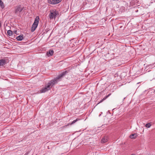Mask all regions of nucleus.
<instances>
[{
  "label": "nucleus",
  "instance_id": "f257e3e1",
  "mask_svg": "<svg viewBox=\"0 0 155 155\" xmlns=\"http://www.w3.org/2000/svg\"><path fill=\"white\" fill-rule=\"evenodd\" d=\"M39 17L38 16H37L31 28V31L32 32H34L37 27L39 23Z\"/></svg>",
  "mask_w": 155,
  "mask_h": 155
},
{
  "label": "nucleus",
  "instance_id": "f03ea898",
  "mask_svg": "<svg viewBox=\"0 0 155 155\" xmlns=\"http://www.w3.org/2000/svg\"><path fill=\"white\" fill-rule=\"evenodd\" d=\"M59 15V12L56 10H50L49 17L50 19H55L57 16Z\"/></svg>",
  "mask_w": 155,
  "mask_h": 155
},
{
  "label": "nucleus",
  "instance_id": "7ed1b4c3",
  "mask_svg": "<svg viewBox=\"0 0 155 155\" xmlns=\"http://www.w3.org/2000/svg\"><path fill=\"white\" fill-rule=\"evenodd\" d=\"M71 69V68L70 67L66 68L65 69L66 70L65 71L62 72L57 76V78H59L60 79H61L65 76L69 72Z\"/></svg>",
  "mask_w": 155,
  "mask_h": 155
},
{
  "label": "nucleus",
  "instance_id": "20e7f679",
  "mask_svg": "<svg viewBox=\"0 0 155 155\" xmlns=\"http://www.w3.org/2000/svg\"><path fill=\"white\" fill-rule=\"evenodd\" d=\"M59 78H57V77L54 78V79L52 80L48 84L51 87L53 86L55 84L58 83V81L59 80Z\"/></svg>",
  "mask_w": 155,
  "mask_h": 155
},
{
  "label": "nucleus",
  "instance_id": "39448f33",
  "mask_svg": "<svg viewBox=\"0 0 155 155\" xmlns=\"http://www.w3.org/2000/svg\"><path fill=\"white\" fill-rule=\"evenodd\" d=\"M50 88H51L50 87L48 84V85L46 86L45 87L42 89L40 91L41 92V93L45 92L49 90Z\"/></svg>",
  "mask_w": 155,
  "mask_h": 155
},
{
  "label": "nucleus",
  "instance_id": "423d86ee",
  "mask_svg": "<svg viewBox=\"0 0 155 155\" xmlns=\"http://www.w3.org/2000/svg\"><path fill=\"white\" fill-rule=\"evenodd\" d=\"M61 0H49V2L52 4H56L61 2Z\"/></svg>",
  "mask_w": 155,
  "mask_h": 155
},
{
  "label": "nucleus",
  "instance_id": "0eeeda50",
  "mask_svg": "<svg viewBox=\"0 0 155 155\" xmlns=\"http://www.w3.org/2000/svg\"><path fill=\"white\" fill-rule=\"evenodd\" d=\"M54 51L52 50H50L48 51H47L46 53V55L48 56H52L53 54Z\"/></svg>",
  "mask_w": 155,
  "mask_h": 155
},
{
  "label": "nucleus",
  "instance_id": "6e6552de",
  "mask_svg": "<svg viewBox=\"0 0 155 155\" xmlns=\"http://www.w3.org/2000/svg\"><path fill=\"white\" fill-rule=\"evenodd\" d=\"M6 64V61L5 59H0V66H3Z\"/></svg>",
  "mask_w": 155,
  "mask_h": 155
},
{
  "label": "nucleus",
  "instance_id": "1a4fd4ad",
  "mask_svg": "<svg viewBox=\"0 0 155 155\" xmlns=\"http://www.w3.org/2000/svg\"><path fill=\"white\" fill-rule=\"evenodd\" d=\"M23 39V35H20L18 36L16 38V39L17 41H21Z\"/></svg>",
  "mask_w": 155,
  "mask_h": 155
},
{
  "label": "nucleus",
  "instance_id": "9d476101",
  "mask_svg": "<svg viewBox=\"0 0 155 155\" xmlns=\"http://www.w3.org/2000/svg\"><path fill=\"white\" fill-rule=\"evenodd\" d=\"M111 94H109L108 95L106 96H105L103 99H102L98 104H98L102 102L104 100L106 99L108 97H109L110 95Z\"/></svg>",
  "mask_w": 155,
  "mask_h": 155
},
{
  "label": "nucleus",
  "instance_id": "9b49d317",
  "mask_svg": "<svg viewBox=\"0 0 155 155\" xmlns=\"http://www.w3.org/2000/svg\"><path fill=\"white\" fill-rule=\"evenodd\" d=\"M137 135L136 134H132L130 135V137L131 139H135Z\"/></svg>",
  "mask_w": 155,
  "mask_h": 155
},
{
  "label": "nucleus",
  "instance_id": "f8f14e48",
  "mask_svg": "<svg viewBox=\"0 0 155 155\" xmlns=\"http://www.w3.org/2000/svg\"><path fill=\"white\" fill-rule=\"evenodd\" d=\"M107 137H105L104 138H102L101 140V142L102 143H104L107 142Z\"/></svg>",
  "mask_w": 155,
  "mask_h": 155
},
{
  "label": "nucleus",
  "instance_id": "ddd939ff",
  "mask_svg": "<svg viewBox=\"0 0 155 155\" xmlns=\"http://www.w3.org/2000/svg\"><path fill=\"white\" fill-rule=\"evenodd\" d=\"M15 10H26V9L25 8H22L21 5H19L18 6L17 8Z\"/></svg>",
  "mask_w": 155,
  "mask_h": 155
},
{
  "label": "nucleus",
  "instance_id": "4468645a",
  "mask_svg": "<svg viewBox=\"0 0 155 155\" xmlns=\"http://www.w3.org/2000/svg\"><path fill=\"white\" fill-rule=\"evenodd\" d=\"M7 34L9 36H11L12 35L13 32L11 30H8L7 32Z\"/></svg>",
  "mask_w": 155,
  "mask_h": 155
},
{
  "label": "nucleus",
  "instance_id": "2eb2a0df",
  "mask_svg": "<svg viewBox=\"0 0 155 155\" xmlns=\"http://www.w3.org/2000/svg\"><path fill=\"white\" fill-rule=\"evenodd\" d=\"M0 5L1 6L2 8H4V6L3 4V3L1 0H0Z\"/></svg>",
  "mask_w": 155,
  "mask_h": 155
},
{
  "label": "nucleus",
  "instance_id": "dca6fc26",
  "mask_svg": "<svg viewBox=\"0 0 155 155\" xmlns=\"http://www.w3.org/2000/svg\"><path fill=\"white\" fill-rule=\"evenodd\" d=\"M80 120V119L79 118H77L76 120H74L72 122H71V125L73 124H74L76 122H77L78 121Z\"/></svg>",
  "mask_w": 155,
  "mask_h": 155
},
{
  "label": "nucleus",
  "instance_id": "f3484780",
  "mask_svg": "<svg viewBox=\"0 0 155 155\" xmlns=\"http://www.w3.org/2000/svg\"><path fill=\"white\" fill-rule=\"evenodd\" d=\"M151 126V124L150 123L147 124H146L145 126L146 127L149 128Z\"/></svg>",
  "mask_w": 155,
  "mask_h": 155
},
{
  "label": "nucleus",
  "instance_id": "a211bd4d",
  "mask_svg": "<svg viewBox=\"0 0 155 155\" xmlns=\"http://www.w3.org/2000/svg\"><path fill=\"white\" fill-rule=\"evenodd\" d=\"M19 10H15L14 12L15 14H16L17 15L18 14V11H19Z\"/></svg>",
  "mask_w": 155,
  "mask_h": 155
},
{
  "label": "nucleus",
  "instance_id": "6ab92c4d",
  "mask_svg": "<svg viewBox=\"0 0 155 155\" xmlns=\"http://www.w3.org/2000/svg\"><path fill=\"white\" fill-rule=\"evenodd\" d=\"M29 151H28V152H27V153H26L24 155H28L29 154Z\"/></svg>",
  "mask_w": 155,
  "mask_h": 155
},
{
  "label": "nucleus",
  "instance_id": "aec40b11",
  "mask_svg": "<svg viewBox=\"0 0 155 155\" xmlns=\"http://www.w3.org/2000/svg\"><path fill=\"white\" fill-rule=\"evenodd\" d=\"M22 10H19V11H18V13H19V14H21Z\"/></svg>",
  "mask_w": 155,
  "mask_h": 155
},
{
  "label": "nucleus",
  "instance_id": "412c9836",
  "mask_svg": "<svg viewBox=\"0 0 155 155\" xmlns=\"http://www.w3.org/2000/svg\"><path fill=\"white\" fill-rule=\"evenodd\" d=\"M14 33H15V34H16V32H17V31H14Z\"/></svg>",
  "mask_w": 155,
  "mask_h": 155
},
{
  "label": "nucleus",
  "instance_id": "4be33fe9",
  "mask_svg": "<svg viewBox=\"0 0 155 155\" xmlns=\"http://www.w3.org/2000/svg\"><path fill=\"white\" fill-rule=\"evenodd\" d=\"M138 10H136H136L135 11V12H138Z\"/></svg>",
  "mask_w": 155,
  "mask_h": 155
}]
</instances>
